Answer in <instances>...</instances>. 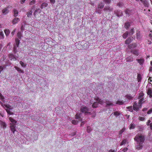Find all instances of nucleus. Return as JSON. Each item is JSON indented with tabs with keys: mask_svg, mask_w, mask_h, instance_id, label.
Wrapping results in <instances>:
<instances>
[{
	"mask_svg": "<svg viewBox=\"0 0 152 152\" xmlns=\"http://www.w3.org/2000/svg\"><path fill=\"white\" fill-rule=\"evenodd\" d=\"M137 142L136 148L138 150L142 149L143 146V143L145 140V137L142 135H136L134 139Z\"/></svg>",
	"mask_w": 152,
	"mask_h": 152,
	"instance_id": "nucleus-1",
	"label": "nucleus"
},
{
	"mask_svg": "<svg viewBox=\"0 0 152 152\" xmlns=\"http://www.w3.org/2000/svg\"><path fill=\"white\" fill-rule=\"evenodd\" d=\"M142 106L141 104L139 103L138 102H137L135 101L133 105V109L136 111H137L140 109L141 108Z\"/></svg>",
	"mask_w": 152,
	"mask_h": 152,
	"instance_id": "nucleus-2",
	"label": "nucleus"
},
{
	"mask_svg": "<svg viewBox=\"0 0 152 152\" xmlns=\"http://www.w3.org/2000/svg\"><path fill=\"white\" fill-rule=\"evenodd\" d=\"M82 113H84L85 114L88 113V109L86 107H82L80 109Z\"/></svg>",
	"mask_w": 152,
	"mask_h": 152,
	"instance_id": "nucleus-3",
	"label": "nucleus"
},
{
	"mask_svg": "<svg viewBox=\"0 0 152 152\" xmlns=\"http://www.w3.org/2000/svg\"><path fill=\"white\" fill-rule=\"evenodd\" d=\"M114 13L118 17L121 16L123 14L122 12L118 10H115L114 11Z\"/></svg>",
	"mask_w": 152,
	"mask_h": 152,
	"instance_id": "nucleus-4",
	"label": "nucleus"
},
{
	"mask_svg": "<svg viewBox=\"0 0 152 152\" xmlns=\"http://www.w3.org/2000/svg\"><path fill=\"white\" fill-rule=\"evenodd\" d=\"M20 20V19L19 18H15L13 19L12 23L13 24L15 25Z\"/></svg>",
	"mask_w": 152,
	"mask_h": 152,
	"instance_id": "nucleus-5",
	"label": "nucleus"
},
{
	"mask_svg": "<svg viewBox=\"0 0 152 152\" xmlns=\"http://www.w3.org/2000/svg\"><path fill=\"white\" fill-rule=\"evenodd\" d=\"M125 12L126 14V16H129L132 15L131 10L128 9H127L125 11Z\"/></svg>",
	"mask_w": 152,
	"mask_h": 152,
	"instance_id": "nucleus-6",
	"label": "nucleus"
},
{
	"mask_svg": "<svg viewBox=\"0 0 152 152\" xmlns=\"http://www.w3.org/2000/svg\"><path fill=\"white\" fill-rule=\"evenodd\" d=\"M104 6V4L102 2H101L97 5V7L100 9H102Z\"/></svg>",
	"mask_w": 152,
	"mask_h": 152,
	"instance_id": "nucleus-7",
	"label": "nucleus"
},
{
	"mask_svg": "<svg viewBox=\"0 0 152 152\" xmlns=\"http://www.w3.org/2000/svg\"><path fill=\"white\" fill-rule=\"evenodd\" d=\"M133 39L130 37L128 38L126 40L125 43L126 44H128L131 42Z\"/></svg>",
	"mask_w": 152,
	"mask_h": 152,
	"instance_id": "nucleus-8",
	"label": "nucleus"
},
{
	"mask_svg": "<svg viewBox=\"0 0 152 152\" xmlns=\"http://www.w3.org/2000/svg\"><path fill=\"white\" fill-rule=\"evenodd\" d=\"M0 126L3 127V129H5L6 127V124L5 123L1 121H0Z\"/></svg>",
	"mask_w": 152,
	"mask_h": 152,
	"instance_id": "nucleus-9",
	"label": "nucleus"
},
{
	"mask_svg": "<svg viewBox=\"0 0 152 152\" xmlns=\"http://www.w3.org/2000/svg\"><path fill=\"white\" fill-rule=\"evenodd\" d=\"M137 46V45L136 43H133L130 45H129L128 47L129 49L132 48H135Z\"/></svg>",
	"mask_w": 152,
	"mask_h": 152,
	"instance_id": "nucleus-10",
	"label": "nucleus"
},
{
	"mask_svg": "<svg viewBox=\"0 0 152 152\" xmlns=\"http://www.w3.org/2000/svg\"><path fill=\"white\" fill-rule=\"evenodd\" d=\"M104 10L105 11H112L113 9L112 8H111L109 6H107L106 7L104 8Z\"/></svg>",
	"mask_w": 152,
	"mask_h": 152,
	"instance_id": "nucleus-11",
	"label": "nucleus"
},
{
	"mask_svg": "<svg viewBox=\"0 0 152 152\" xmlns=\"http://www.w3.org/2000/svg\"><path fill=\"white\" fill-rule=\"evenodd\" d=\"M131 52L133 54L137 56H138L139 55L138 51L136 50H132Z\"/></svg>",
	"mask_w": 152,
	"mask_h": 152,
	"instance_id": "nucleus-12",
	"label": "nucleus"
},
{
	"mask_svg": "<svg viewBox=\"0 0 152 152\" xmlns=\"http://www.w3.org/2000/svg\"><path fill=\"white\" fill-rule=\"evenodd\" d=\"M130 26V23L129 22H126L124 24V27L126 29H128Z\"/></svg>",
	"mask_w": 152,
	"mask_h": 152,
	"instance_id": "nucleus-13",
	"label": "nucleus"
},
{
	"mask_svg": "<svg viewBox=\"0 0 152 152\" xmlns=\"http://www.w3.org/2000/svg\"><path fill=\"white\" fill-rule=\"evenodd\" d=\"M137 61L140 64V65H142L143 64L144 60V59H137Z\"/></svg>",
	"mask_w": 152,
	"mask_h": 152,
	"instance_id": "nucleus-14",
	"label": "nucleus"
},
{
	"mask_svg": "<svg viewBox=\"0 0 152 152\" xmlns=\"http://www.w3.org/2000/svg\"><path fill=\"white\" fill-rule=\"evenodd\" d=\"M142 36L141 35L140 31H137L136 33V37L137 39H140L142 37Z\"/></svg>",
	"mask_w": 152,
	"mask_h": 152,
	"instance_id": "nucleus-15",
	"label": "nucleus"
},
{
	"mask_svg": "<svg viewBox=\"0 0 152 152\" xmlns=\"http://www.w3.org/2000/svg\"><path fill=\"white\" fill-rule=\"evenodd\" d=\"M10 128L11 131H12L13 133H14L15 131V127L14 125L12 124H11L10 126Z\"/></svg>",
	"mask_w": 152,
	"mask_h": 152,
	"instance_id": "nucleus-16",
	"label": "nucleus"
},
{
	"mask_svg": "<svg viewBox=\"0 0 152 152\" xmlns=\"http://www.w3.org/2000/svg\"><path fill=\"white\" fill-rule=\"evenodd\" d=\"M48 4L45 2H44L42 4L41 6V8L42 9L44 8L45 7L48 6Z\"/></svg>",
	"mask_w": 152,
	"mask_h": 152,
	"instance_id": "nucleus-17",
	"label": "nucleus"
},
{
	"mask_svg": "<svg viewBox=\"0 0 152 152\" xmlns=\"http://www.w3.org/2000/svg\"><path fill=\"white\" fill-rule=\"evenodd\" d=\"M99 104V103L98 102H95L92 105V107L93 108H96L98 107V105Z\"/></svg>",
	"mask_w": 152,
	"mask_h": 152,
	"instance_id": "nucleus-18",
	"label": "nucleus"
},
{
	"mask_svg": "<svg viewBox=\"0 0 152 152\" xmlns=\"http://www.w3.org/2000/svg\"><path fill=\"white\" fill-rule=\"evenodd\" d=\"M32 14L31 10H29L27 13V16L28 18H31Z\"/></svg>",
	"mask_w": 152,
	"mask_h": 152,
	"instance_id": "nucleus-19",
	"label": "nucleus"
},
{
	"mask_svg": "<svg viewBox=\"0 0 152 152\" xmlns=\"http://www.w3.org/2000/svg\"><path fill=\"white\" fill-rule=\"evenodd\" d=\"M13 12L14 16L16 17L17 16L18 14V11L16 9H14L13 10Z\"/></svg>",
	"mask_w": 152,
	"mask_h": 152,
	"instance_id": "nucleus-20",
	"label": "nucleus"
},
{
	"mask_svg": "<svg viewBox=\"0 0 152 152\" xmlns=\"http://www.w3.org/2000/svg\"><path fill=\"white\" fill-rule=\"evenodd\" d=\"M144 95V94L143 92L142 91H141L140 92L139 94V95L138 96V99H140L141 98H143V96Z\"/></svg>",
	"mask_w": 152,
	"mask_h": 152,
	"instance_id": "nucleus-21",
	"label": "nucleus"
},
{
	"mask_svg": "<svg viewBox=\"0 0 152 152\" xmlns=\"http://www.w3.org/2000/svg\"><path fill=\"white\" fill-rule=\"evenodd\" d=\"M124 102L123 101L118 100L116 102V104L118 105H122L124 104Z\"/></svg>",
	"mask_w": 152,
	"mask_h": 152,
	"instance_id": "nucleus-22",
	"label": "nucleus"
},
{
	"mask_svg": "<svg viewBox=\"0 0 152 152\" xmlns=\"http://www.w3.org/2000/svg\"><path fill=\"white\" fill-rule=\"evenodd\" d=\"M8 12V10L7 8H5L2 10V13L4 15L6 14Z\"/></svg>",
	"mask_w": 152,
	"mask_h": 152,
	"instance_id": "nucleus-23",
	"label": "nucleus"
},
{
	"mask_svg": "<svg viewBox=\"0 0 152 152\" xmlns=\"http://www.w3.org/2000/svg\"><path fill=\"white\" fill-rule=\"evenodd\" d=\"M128 31H126L125 33L123 34V37L124 39H126L128 35Z\"/></svg>",
	"mask_w": 152,
	"mask_h": 152,
	"instance_id": "nucleus-24",
	"label": "nucleus"
},
{
	"mask_svg": "<svg viewBox=\"0 0 152 152\" xmlns=\"http://www.w3.org/2000/svg\"><path fill=\"white\" fill-rule=\"evenodd\" d=\"M15 42L16 45H14V46H16L18 47L20 43V40L18 39L17 38L15 39Z\"/></svg>",
	"mask_w": 152,
	"mask_h": 152,
	"instance_id": "nucleus-25",
	"label": "nucleus"
},
{
	"mask_svg": "<svg viewBox=\"0 0 152 152\" xmlns=\"http://www.w3.org/2000/svg\"><path fill=\"white\" fill-rule=\"evenodd\" d=\"M9 119L10 121L13 124L17 122V121L16 120L11 117H9Z\"/></svg>",
	"mask_w": 152,
	"mask_h": 152,
	"instance_id": "nucleus-26",
	"label": "nucleus"
},
{
	"mask_svg": "<svg viewBox=\"0 0 152 152\" xmlns=\"http://www.w3.org/2000/svg\"><path fill=\"white\" fill-rule=\"evenodd\" d=\"M75 118L77 119H78L79 121H82V119L80 117V114L77 113L75 115Z\"/></svg>",
	"mask_w": 152,
	"mask_h": 152,
	"instance_id": "nucleus-27",
	"label": "nucleus"
},
{
	"mask_svg": "<svg viewBox=\"0 0 152 152\" xmlns=\"http://www.w3.org/2000/svg\"><path fill=\"white\" fill-rule=\"evenodd\" d=\"M142 79L141 75L140 74H138L137 76V80L138 82H140Z\"/></svg>",
	"mask_w": 152,
	"mask_h": 152,
	"instance_id": "nucleus-28",
	"label": "nucleus"
},
{
	"mask_svg": "<svg viewBox=\"0 0 152 152\" xmlns=\"http://www.w3.org/2000/svg\"><path fill=\"white\" fill-rule=\"evenodd\" d=\"M106 103L107 106L114 105L112 103L110 102L109 101H106Z\"/></svg>",
	"mask_w": 152,
	"mask_h": 152,
	"instance_id": "nucleus-29",
	"label": "nucleus"
},
{
	"mask_svg": "<svg viewBox=\"0 0 152 152\" xmlns=\"http://www.w3.org/2000/svg\"><path fill=\"white\" fill-rule=\"evenodd\" d=\"M15 68L17 70V71H18V72H20L22 73L23 72V71L18 67L17 66H15Z\"/></svg>",
	"mask_w": 152,
	"mask_h": 152,
	"instance_id": "nucleus-30",
	"label": "nucleus"
},
{
	"mask_svg": "<svg viewBox=\"0 0 152 152\" xmlns=\"http://www.w3.org/2000/svg\"><path fill=\"white\" fill-rule=\"evenodd\" d=\"M152 94V90L151 88L148 89L147 94L148 95H151Z\"/></svg>",
	"mask_w": 152,
	"mask_h": 152,
	"instance_id": "nucleus-31",
	"label": "nucleus"
},
{
	"mask_svg": "<svg viewBox=\"0 0 152 152\" xmlns=\"http://www.w3.org/2000/svg\"><path fill=\"white\" fill-rule=\"evenodd\" d=\"M126 108L129 110V111L131 112H132L133 111V107H132V106L127 107H126Z\"/></svg>",
	"mask_w": 152,
	"mask_h": 152,
	"instance_id": "nucleus-32",
	"label": "nucleus"
},
{
	"mask_svg": "<svg viewBox=\"0 0 152 152\" xmlns=\"http://www.w3.org/2000/svg\"><path fill=\"white\" fill-rule=\"evenodd\" d=\"M133 61V58L132 57H129L126 58V61Z\"/></svg>",
	"mask_w": 152,
	"mask_h": 152,
	"instance_id": "nucleus-33",
	"label": "nucleus"
},
{
	"mask_svg": "<svg viewBox=\"0 0 152 152\" xmlns=\"http://www.w3.org/2000/svg\"><path fill=\"white\" fill-rule=\"evenodd\" d=\"M127 142V140L126 139H124L123 140H122L120 144V145H123L125 144Z\"/></svg>",
	"mask_w": 152,
	"mask_h": 152,
	"instance_id": "nucleus-34",
	"label": "nucleus"
},
{
	"mask_svg": "<svg viewBox=\"0 0 152 152\" xmlns=\"http://www.w3.org/2000/svg\"><path fill=\"white\" fill-rule=\"evenodd\" d=\"M102 9H100V8H98L97 7L96 9V12H97L99 14H101L102 13Z\"/></svg>",
	"mask_w": 152,
	"mask_h": 152,
	"instance_id": "nucleus-35",
	"label": "nucleus"
},
{
	"mask_svg": "<svg viewBox=\"0 0 152 152\" xmlns=\"http://www.w3.org/2000/svg\"><path fill=\"white\" fill-rule=\"evenodd\" d=\"M6 110L8 114L10 115H12L14 114V113L13 112H11L10 110L8 109H6Z\"/></svg>",
	"mask_w": 152,
	"mask_h": 152,
	"instance_id": "nucleus-36",
	"label": "nucleus"
},
{
	"mask_svg": "<svg viewBox=\"0 0 152 152\" xmlns=\"http://www.w3.org/2000/svg\"><path fill=\"white\" fill-rule=\"evenodd\" d=\"M120 114V113L118 111H116L114 113V115L115 116H119Z\"/></svg>",
	"mask_w": 152,
	"mask_h": 152,
	"instance_id": "nucleus-37",
	"label": "nucleus"
},
{
	"mask_svg": "<svg viewBox=\"0 0 152 152\" xmlns=\"http://www.w3.org/2000/svg\"><path fill=\"white\" fill-rule=\"evenodd\" d=\"M17 37L19 39H20L22 37L21 33L20 31H19L17 33Z\"/></svg>",
	"mask_w": 152,
	"mask_h": 152,
	"instance_id": "nucleus-38",
	"label": "nucleus"
},
{
	"mask_svg": "<svg viewBox=\"0 0 152 152\" xmlns=\"http://www.w3.org/2000/svg\"><path fill=\"white\" fill-rule=\"evenodd\" d=\"M96 100L100 104H103V101L101 100L100 99H99V98H97L96 99Z\"/></svg>",
	"mask_w": 152,
	"mask_h": 152,
	"instance_id": "nucleus-39",
	"label": "nucleus"
},
{
	"mask_svg": "<svg viewBox=\"0 0 152 152\" xmlns=\"http://www.w3.org/2000/svg\"><path fill=\"white\" fill-rule=\"evenodd\" d=\"M135 125L134 124H131L130 125L129 129H132L135 128Z\"/></svg>",
	"mask_w": 152,
	"mask_h": 152,
	"instance_id": "nucleus-40",
	"label": "nucleus"
},
{
	"mask_svg": "<svg viewBox=\"0 0 152 152\" xmlns=\"http://www.w3.org/2000/svg\"><path fill=\"white\" fill-rule=\"evenodd\" d=\"M4 33L6 36H7L10 33V31L9 30L6 29L4 30Z\"/></svg>",
	"mask_w": 152,
	"mask_h": 152,
	"instance_id": "nucleus-41",
	"label": "nucleus"
},
{
	"mask_svg": "<svg viewBox=\"0 0 152 152\" xmlns=\"http://www.w3.org/2000/svg\"><path fill=\"white\" fill-rule=\"evenodd\" d=\"M125 129H126L125 128H123L121 130H120L119 132V134L120 135L121 134L124 132Z\"/></svg>",
	"mask_w": 152,
	"mask_h": 152,
	"instance_id": "nucleus-42",
	"label": "nucleus"
},
{
	"mask_svg": "<svg viewBox=\"0 0 152 152\" xmlns=\"http://www.w3.org/2000/svg\"><path fill=\"white\" fill-rule=\"evenodd\" d=\"M18 47L16 46H14L13 48V51L14 53H16L17 52V48Z\"/></svg>",
	"mask_w": 152,
	"mask_h": 152,
	"instance_id": "nucleus-43",
	"label": "nucleus"
},
{
	"mask_svg": "<svg viewBox=\"0 0 152 152\" xmlns=\"http://www.w3.org/2000/svg\"><path fill=\"white\" fill-rule=\"evenodd\" d=\"M140 99L139 100L138 103H139L141 104V105H142V104L143 102V101L144 100V98H141V99Z\"/></svg>",
	"mask_w": 152,
	"mask_h": 152,
	"instance_id": "nucleus-44",
	"label": "nucleus"
},
{
	"mask_svg": "<svg viewBox=\"0 0 152 152\" xmlns=\"http://www.w3.org/2000/svg\"><path fill=\"white\" fill-rule=\"evenodd\" d=\"M36 3V1L35 0H33L31 1L29 3V5H31L34 4Z\"/></svg>",
	"mask_w": 152,
	"mask_h": 152,
	"instance_id": "nucleus-45",
	"label": "nucleus"
},
{
	"mask_svg": "<svg viewBox=\"0 0 152 152\" xmlns=\"http://www.w3.org/2000/svg\"><path fill=\"white\" fill-rule=\"evenodd\" d=\"M104 2L106 4H109L111 2V0H104Z\"/></svg>",
	"mask_w": 152,
	"mask_h": 152,
	"instance_id": "nucleus-46",
	"label": "nucleus"
},
{
	"mask_svg": "<svg viewBox=\"0 0 152 152\" xmlns=\"http://www.w3.org/2000/svg\"><path fill=\"white\" fill-rule=\"evenodd\" d=\"M134 28H131L130 30V32H129V35H132L134 34Z\"/></svg>",
	"mask_w": 152,
	"mask_h": 152,
	"instance_id": "nucleus-47",
	"label": "nucleus"
},
{
	"mask_svg": "<svg viewBox=\"0 0 152 152\" xmlns=\"http://www.w3.org/2000/svg\"><path fill=\"white\" fill-rule=\"evenodd\" d=\"M138 119L140 121H143L145 119V118L144 117L139 116L138 118Z\"/></svg>",
	"mask_w": 152,
	"mask_h": 152,
	"instance_id": "nucleus-48",
	"label": "nucleus"
},
{
	"mask_svg": "<svg viewBox=\"0 0 152 152\" xmlns=\"http://www.w3.org/2000/svg\"><path fill=\"white\" fill-rule=\"evenodd\" d=\"M20 63L21 66L23 67H25L26 66V65L24 64V63L22 61H20Z\"/></svg>",
	"mask_w": 152,
	"mask_h": 152,
	"instance_id": "nucleus-49",
	"label": "nucleus"
},
{
	"mask_svg": "<svg viewBox=\"0 0 152 152\" xmlns=\"http://www.w3.org/2000/svg\"><path fill=\"white\" fill-rule=\"evenodd\" d=\"M91 128L90 126H88L87 127V132L89 133L91 132Z\"/></svg>",
	"mask_w": 152,
	"mask_h": 152,
	"instance_id": "nucleus-50",
	"label": "nucleus"
},
{
	"mask_svg": "<svg viewBox=\"0 0 152 152\" xmlns=\"http://www.w3.org/2000/svg\"><path fill=\"white\" fill-rule=\"evenodd\" d=\"M72 123L73 124L76 125L77 124L78 121L76 120H73L72 121Z\"/></svg>",
	"mask_w": 152,
	"mask_h": 152,
	"instance_id": "nucleus-51",
	"label": "nucleus"
},
{
	"mask_svg": "<svg viewBox=\"0 0 152 152\" xmlns=\"http://www.w3.org/2000/svg\"><path fill=\"white\" fill-rule=\"evenodd\" d=\"M0 99L2 101H3L4 99V96L2 95V94L0 93Z\"/></svg>",
	"mask_w": 152,
	"mask_h": 152,
	"instance_id": "nucleus-52",
	"label": "nucleus"
},
{
	"mask_svg": "<svg viewBox=\"0 0 152 152\" xmlns=\"http://www.w3.org/2000/svg\"><path fill=\"white\" fill-rule=\"evenodd\" d=\"M117 5L120 7H122V5H123V4L122 2H119L117 4Z\"/></svg>",
	"mask_w": 152,
	"mask_h": 152,
	"instance_id": "nucleus-53",
	"label": "nucleus"
},
{
	"mask_svg": "<svg viewBox=\"0 0 152 152\" xmlns=\"http://www.w3.org/2000/svg\"><path fill=\"white\" fill-rule=\"evenodd\" d=\"M152 113V108H151L148 111L147 113L148 114H150Z\"/></svg>",
	"mask_w": 152,
	"mask_h": 152,
	"instance_id": "nucleus-54",
	"label": "nucleus"
},
{
	"mask_svg": "<svg viewBox=\"0 0 152 152\" xmlns=\"http://www.w3.org/2000/svg\"><path fill=\"white\" fill-rule=\"evenodd\" d=\"M126 97L129 99H132V96L130 95H127Z\"/></svg>",
	"mask_w": 152,
	"mask_h": 152,
	"instance_id": "nucleus-55",
	"label": "nucleus"
},
{
	"mask_svg": "<svg viewBox=\"0 0 152 152\" xmlns=\"http://www.w3.org/2000/svg\"><path fill=\"white\" fill-rule=\"evenodd\" d=\"M128 150V148H125L122 150V151L124 152H126L127 150Z\"/></svg>",
	"mask_w": 152,
	"mask_h": 152,
	"instance_id": "nucleus-56",
	"label": "nucleus"
},
{
	"mask_svg": "<svg viewBox=\"0 0 152 152\" xmlns=\"http://www.w3.org/2000/svg\"><path fill=\"white\" fill-rule=\"evenodd\" d=\"M116 149L115 150H112V149H110L108 151V152H115L116 151Z\"/></svg>",
	"mask_w": 152,
	"mask_h": 152,
	"instance_id": "nucleus-57",
	"label": "nucleus"
},
{
	"mask_svg": "<svg viewBox=\"0 0 152 152\" xmlns=\"http://www.w3.org/2000/svg\"><path fill=\"white\" fill-rule=\"evenodd\" d=\"M0 35L2 36V38H3L4 34L2 31L0 32Z\"/></svg>",
	"mask_w": 152,
	"mask_h": 152,
	"instance_id": "nucleus-58",
	"label": "nucleus"
},
{
	"mask_svg": "<svg viewBox=\"0 0 152 152\" xmlns=\"http://www.w3.org/2000/svg\"><path fill=\"white\" fill-rule=\"evenodd\" d=\"M37 10H35V12H34V16H35V18H36V15H37Z\"/></svg>",
	"mask_w": 152,
	"mask_h": 152,
	"instance_id": "nucleus-59",
	"label": "nucleus"
},
{
	"mask_svg": "<svg viewBox=\"0 0 152 152\" xmlns=\"http://www.w3.org/2000/svg\"><path fill=\"white\" fill-rule=\"evenodd\" d=\"M3 67L1 66H0V74L1 73V72L3 70Z\"/></svg>",
	"mask_w": 152,
	"mask_h": 152,
	"instance_id": "nucleus-60",
	"label": "nucleus"
},
{
	"mask_svg": "<svg viewBox=\"0 0 152 152\" xmlns=\"http://www.w3.org/2000/svg\"><path fill=\"white\" fill-rule=\"evenodd\" d=\"M50 1L51 3L53 4H54L55 3V0H50Z\"/></svg>",
	"mask_w": 152,
	"mask_h": 152,
	"instance_id": "nucleus-61",
	"label": "nucleus"
},
{
	"mask_svg": "<svg viewBox=\"0 0 152 152\" xmlns=\"http://www.w3.org/2000/svg\"><path fill=\"white\" fill-rule=\"evenodd\" d=\"M148 36L149 37V38H150V39L152 41V35L151 34H149V35H148Z\"/></svg>",
	"mask_w": 152,
	"mask_h": 152,
	"instance_id": "nucleus-62",
	"label": "nucleus"
},
{
	"mask_svg": "<svg viewBox=\"0 0 152 152\" xmlns=\"http://www.w3.org/2000/svg\"><path fill=\"white\" fill-rule=\"evenodd\" d=\"M151 122V121L150 120H148V121H147V125L148 126H149V125H150V123Z\"/></svg>",
	"mask_w": 152,
	"mask_h": 152,
	"instance_id": "nucleus-63",
	"label": "nucleus"
},
{
	"mask_svg": "<svg viewBox=\"0 0 152 152\" xmlns=\"http://www.w3.org/2000/svg\"><path fill=\"white\" fill-rule=\"evenodd\" d=\"M150 129L151 130H152V123H151L150 124Z\"/></svg>",
	"mask_w": 152,
	"mask_h": 152,
	"instance_id": "nucleus-64",
	"label": "nucleus"
}]
</instances>
